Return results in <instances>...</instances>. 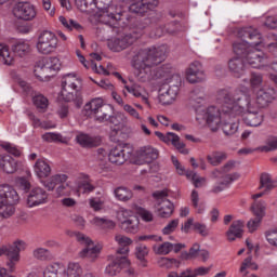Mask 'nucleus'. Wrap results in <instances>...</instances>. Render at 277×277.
Instances as JSON below:
<instances>
[{
	"label": "nucleus",
	"mask_w": 277,
	"mask_h": 277,
	"mask_svg": "<svg viewBox=\"0 0 277 277\" xmlns=\"http://www.w3.org/2000/svg\"><path fill=\"white\" fill-rule=\"evenodd\" d=\"M261 85H263V76L258 72H251L250 76V88L252 90L259 89Z\"/></svg>",
	"instance_id": "nucleus-57"
},
{
	"label": "nucleus",
	"mask_w": 277,
	"mask_h": 277,
	"mask_svg": "<svg viewBox=\"0 0 277 277\" xmlns=\"http://www.w3.org/2000/svg\"><path fill=\"white\" fill-rule=\"evenodd\" d=\"M252 40H242V41H236L233 44L234 53L235 55H239L238 57H241L242 60L248 55V51L252 49V45L250 44Z\"/></svg>",
	"instance_id": "nucleus-35"
},
{
	"label": "nucleus",
	"mask_w": 277,
	"mask_h": 277,
	"mask_svg": "<svg viewBox=\"0 0 277 277\" xmlns=\"http://www.w3.org/2000/svg\"><path fill=\"white\" fill-rule=\"evenodd\" d=\"M153 250L155 254L166 256L172 252V242H163L161 245H154Z\"/></svg>",
	"instance_id": "nucleus-52"
},
{
	"label": "nucleus",
	"mask_w": 277,
	"mask_h": 277,
	"mask_svg": "<svg viewBox=\"0 0 277 277\" xmlns=\"http://www.w3.org/2000/svg\"><path fill=\"white\" fill-rule=\"evenodd\" d=\"M190 200H192L193 207L197 209V213L205 212V208L200 206V195L198 194V190L192 192Z\"/></svg>",
	"instance_id": "nucleus-58"
},
{
	"label": "nucleus",
	"mask_w": 277,
	"mask_h": 277,
	"mask_svg": "<svg viewBox=\"0 0 277 277\" xmlns=\"http://www.w3.org/2000/svg\"><path fill=\"white\" fill-rule=\"evenodd\" d=\"M65 274L67 277H81V275L83 274V268H81V265L79 263L70 262L67 265Z\"/></svg>",
	"instance_id": "nucleus-49"
},
{
	"label": "nucleus",
	"mask_w": 277,
	"mask_h": 277,
	"mask_svg": "<svg viewBox=\"0 0 277 277\" xmlns=\"http://www.w3.org/2000/svg\"><path fill=\"white\" fill-rule=\"evenodd\" d=\"M111 114H114V106L106 104L100 111L95 115L94 120L100 124L105 122H109V118H111Z\"/></svg>",
	"instance_id": "nucleus-37"
},
{
	"label": "nucleus",
	"mask_w": 277,
	"mask_h": 277,
	"mask_svg": "<svg viewBox=\"0 0 277 277\" xmlns=\"http://www.w3.org/2000/svg\"><path fill=\"white\" fill-rule=\"evenodd\" d=\"M115 241L121 247L117 250V254L127 256V254H129V247L133 243V240L122 234H117L115 236Z\"/></svg>",
	"instance_id": "nucleus-34"
},
{
	"label": "nucleus",
	"mask_w": 277,
	"mask_h": 277,
	"mask_svg": "<svg viewBox=\"0 0 277 277\" xmlns=\"http://www.w3.org/2000/svg\"><path fill=\"white\" fill-rule=\"evenodd\" d=\"M131 265V261L126 255L116 256L105 268L106 276H118L120 272H122L123 267H129Z\"/></svg>",
	"instance_id": "nucleus-19"
},
{
	"label": "nucleus",
	"mask_w": 277,
	"mask_h": 277,
	"mask_svg": "<svg viewBox=\"0 0 277 277\" xmlns=\"http://www.w3.org/2000/svg\"><path fill=\"white\" fill-rule=\"evenodd\" d=\"M276 187V183L272 181V175L269 173H262L260 176V187L259 189H264V192L269 193Z\"/></svg>",
	"instance_id": "nucleus-41"
},
{
	"label": "nucleus",
	"mask_w": 277,
	"mask_h": 277,
	"mask_svg": "<svg viewBox=\"0 0 277 277\" xmlns=\"http://www.w3.org/2000/svg\"><path fill=\"white\" fill-rule=\"evenodd\" d=\"M25 250V241L17 240L13 245L0 246V256H6L12 261H21V252Z\"/></svg>",
	"instance_id": "nucleus-15"
},
{
	"label": "nucleus",
	"mask_w": 277,
	"mask_h": 277,
	"mask_svg": "<svg viewBox=\"0 0 277 277\" xmlns=\"http://www.w3.org/2000/svg\"><path fill=\"white\" fill-rule=\"evenodd\" d=\"M76 239L84 246V248L79 252L80 259H89V261H96L98 254H101V248L94 245V241L90 237L81 233H76Z\"/></svg>",
	"instance_id": "nucleus-10"
},
{
	"label": "nucleus",
	"mask_w": 277,
	"mask_h": 277,
	"mask_svg": "<svg viewBox=\"0 0 277 277\" xmlns=\"http://www.w3.org/2000/svg\"><path fill=\"white\" fill-rule=\"evenodd\" d=\"M35 77L39 79V81H49L51 77H55L50 69H48L44 65H42L41 61L37 62L34 70Z\"/></svg>",
	"instance_id": "nucleus-36"
},
{
	"label": "nucleus",
	"mask_w": 277,
	"mask_h": 277,
	"mask_svg": "<svg viewBox=\"0 0 277 277\" xmlns=\"http://www.w3.org/2000/svg\"><path fill=\"white\" fill-rule=\"evenodd\" d=\"M227 241H235L243 237V221H234L226 232Z\"/></svg>",
	"instance_id": "nucleus-29"
},
{
	"label": "nucleus",
	"mask_w": 277,
	"mask_h": 277,
	"mask_svg": "<svg viewBox=\"0 0 277 277\" xmlns=\"http://www.w3.org/2000/svg\"><path fill=\"white\" fill-rule=\"evenodd\" d=\"M124 89L129 94H133L135 98H141L142 103H145V105H148V96L142 94V87L137 84L133 85H126Z\"/></svg>",
	"instance_id": "nucleus-46"
},
{
	"label": "nucleus",
	"mask_w": 277,
	"mask_h": 277,
	"mask_svg": "<svg viewBox=\"0 0 277 277\" xmlns=\"http://www.w3.org/2000/svg\"><path fill=\"white\" fill-rule=\"evenodd\" d=\"M32 103L40 114H44L49 109V98L42 94H37L32 97Z\"/></svg>",
	"instance_id": "nucleus-42"
},
{
	"label": "nucleus",
	"mask_w": 277,
	"mask_h": 277,
	"mask_svg": "<svg viewBox=\"0 0 277 277\" xmlns=\"http://www.w3.org/2000/svg\"><path fill=\"white\" fill-rule=\"evenodd\" d=\"M39 62H41L42 66H44L48 70H50V72L54 75L57 72V70H60V66H62L60 58L55 56L43 57Z\"/></svg>",
	"instance_id": "nucleus-40"
},
{
	"label": "nucleus",
	"mask_w": 277,
	"mask_h": 277,
	"mask_svg": "<svg viewBox=\"0 0 277 277\" xmlns=\"http://www.w3.org/2000/svg\"><path fill=\"white\" fill-rule=\"evenodd\" d=\"M19 197L16 189L8 184L0 185V202L16 205Z\"/></svg>",
	"instance_id": "nucleus-21"
},
{
	"label": "nucleus",
	"mask_w": 277,
	"mask_h": 277,
	"mask_svg": "<svg viewBox=\"0 0 277 277\" xmlns=\"http://www.w3.org/2000/svg\"><path fill=\"white\" fill-rule=\"evenodd\" d=\"M234 110L232 116H242L245 124L248 127H261L263 124V113L256 105V100L250 94L248 88H238L235 90H228V95Z\"/></svg>",
	"instance_id": "nucleus-2"
},
{
	"label": "nucleus",
	"mask_w": 277,
	"mask_h": 277,
	"mask_svg": "<svg viewBox=\"0 0 277 277\" xmlns=\"http://www.w3.org/2000/svg\"><path fill=\"white\" fill-rule=\"evenodd\" d=\"M155 135L159 137L164 144H172L179 150L182 153V155H189V149L185 148V143L181 142V137L172 132H168L167 134H163L159 131L155 132Z\"/></svg>",
	"instance_id": "nucleus-17"
},
{
	"label": "nucleus",
	"mask_w": 277,
	"mask_h": 277,
	"mask_svg": "<svg viewBox=\"0 0 277 277\" xmlns=\"http://www.w3.org/2000/svg\"><path fill=\"white\" fill-rule=\"evenodd\" d=\"M266 241L277 248V230L273 229L266 233Z\"/></svg>",
	"instance_id": "nucleus-64"
},
{
	"label": "nucleus",
	"mask_w": 277,
	"mask_h": 277,
	"mask_svg": "<svg viewBox=\"0 0 277 277\" xmlns=\"http://www.w3.org/2000/svg\"><path fill=\"white\" fill-rule=\"evenodd\" d=\"M196 120L199 124H208L209 129L213 132L220 129L222 124V108L215 106H210L206 110L197 114Z\"/></svg>",
	"instance_id": "nucleus-6"
},
{
	"label": "nucleus",
	"mask_w": 277,
	"mask_h": 277,
	"mask_svg": "<svg viewBox=\"0 0 277 277\" xmlns=\"http://www.w3.org/2000/svg\"><path fill=\"white\" fill-rule=\"evenodd\" d=\"M216 101L222 105L221 124L223 133H225V135H235L239 129V119H237V116H233L234 104L230 96H228V90H220L216 95Z\"/></svg>",
	"instance_id": "nucleus-4"
},
{
	"label": "nucleus",
	"mask_w": 277,
	"mask_h": 277,
	"mask_svg": "<svg viewBox=\"0 0 277 277\" xmlns=\"http://www.w3.org/2000/svg\"><path fill=\"white\" fill-rule=\"evenodd\" d=\"M176 228H179V219H174V220L170 221L162 229V234L170 235V234L174 233V230H176Z\"/></svg>",
	"instance_id": "nucleus-61"
},
{
	"label": "nucleus",
	"mask_w": 277,
	"mask_h": 277,
	"mask_svg": "<svg viewBox=\"0 0 277 277\" xmlns=\"http://www.w3.org/2000/svg\"><path fill=\"white\" fill-rule=\"evenodd\" d=\"M0 57H2V62L5 66L14 65V56L10 53V48H8V45L0 44Z\"/></svg>",
	"instance_id": "nucleus-50"
},
{
	"label": "nucleus",
	"mask_w": 277,
	"mask_h": 277,
	"mask_svg": "<svg viewBox=\"0 0 277 277\" xmlns=\"http://www.w3.org/2000/svg\"><path fill=\"white\" fill-rule=\"evenodd\" d=\"M240 38L243 40H251L249 43L251 49L247 52L243 60L247 66H251V68H261L267 64V55L256 47L263 44V37L261 32L253 27L241 28L238 32Z\"/></svg>",
	"instance_id": "nucleus-3"
},
{
	"label": "nucleus",
	"mask_w": 277,
	"mask_h": 277,
	"mask_svg": "<svg viewBox=\"0 0 277 277\" xmlns=\"http://www.w3.org/2000/svg\"><path fill=\"white\" fill-rule=\"evenodd\" d=\"M14 213H16V208L14 207V203H5L3 201H0V217L8 220L12 217Z\"/></svg>",
	"instance_id": "nucleus-45"
},
{
	"label": "nucleus",
	"mask_w": 277,
	"mask_h": 277,
	"mask_svg": "<svg viewBox=\"0 0 277 277\" xmlns=\"http://www.w3.org/2000/svg\"><path fill=\"white\" fill-rule=\"evenodd\" d=\"M135 256H136V259H138V261H144V259H146V256H148V247H146L144 245H138L135 248Z\"/></svg>",
	"instance_id": "nucleus-62"
},
{
	"label": "nucleus",
	"mask_w": 277,
	"mask_h": 277,
	"mask_svg": "<svg viewBox=\"0 0 277 277\" xmlns=\"http://www.w3.org/2000/svg\"><path fill=\"white\" fill-rule=\"evenodd\" d=\"M202 101H205V90L197 88L190 93V105L193 107H196V103L200 104Z\"/></svg>",
	"instance_id": "nucleus-53"
},
{
	"label": "nucleus",
	"mask_w": 277,
	"mask_h": 277,
	"mask_svg": "<svg viewBox=\"0 0 277 277\" xmlns=\"http://www.w3.org/2000/svg\"><path fill=\"white\" fill-rule=\"evenodd\" d=\"M57 42V36L53 31L43 30L38 36L36 49L41 55H51V53H55Z\"/></svg>",
	"instance_id": "nucleus-8"
},
{
	"label": "nucleus",
	"mask_w": 277,
	"mask_h": 277,
	"mask_svg": "<svg viewBox=\"0 0 277 277\" xmlns=\"http://www.w3.org/2000/svg\"><path fill=\"white\" fill-rule=\"evenodd\" d=\"M76 185L78 194H92L96 189V186L92 184V180H89L88 176L79 179Z\"/></svg>",
	"instance_id": "nucleus-38"
},
{
	"label": "nucleus",
	"mask_w": 277,
	"mask_h": 277,
	"mask_svg": "<svg viewBox=\"0 0 277 277\" xmlns=\"http://www.w3.org/2000/svg\"><path fill=\"white\" fill-rule=\"evenodd\" d=\"M70 194V184L63 182L58 184L55 189V195L57 198H62V196H68Z\"/></svg>",
	"instance_id": "nucleus-59"
},
{
	"label": "nucleus",
	"mask_w": 277,
	"mask_h": 277,
	"mask_svg": "<svg viewBox=\"0 0 277 277\" xmlns=\"http://www.w3.org/2000/svg\"><path fill=\"white\" fill-rule=\"evenodd\" d=\"M117 220L121 230L124 233L135 235L140 230V219L131 210L120 209L117 212Z\"/></svg>",
	"instance_id": "nucleus-7"
},
{
	"label": "nucleus",
	"mask_w": 277,
	"mask_h": 277,
	"mask_svg": "<svg viewBox=\"0 0 277 277\" xmlns=\"http://www.w3.org/2000/svg\"><path fill=\"white\" fill-rule=\"evenodd\" d=\"M91 224H93V226H97V228H102L103 230H114V228H116V222L107 217L95 216L91 221Z\"/></svg>",
	"instance_id": "nucleus-39"
},
{
	"label": "nucleus",
	"mask_w": 277,
	"mask_h": 277,
	"mask_svg": "<svg viewBox=\"0 0 277 277\" xmlns=\"http://www.w3.org/2000/svg\"><path fill=\"white\" fill-rule=\"evenodd\" d=\"M228 68L229 72L233 74L234 77H237L239 79L240 77H243V75H246L248 64L246 63L245 58L237 56L229 60Z\"/></svg>",
	"instance_id": "nucleus-22"
},
{
	"label": "nucleus",
	"mask_w": 277,
	"mask_h": 277,
	"mask_svg": "<svg viewBox=\"0 0 277 277\" xmlns=\"http://www.w3.org/2000/svg\"><path fill=\"white\" fill-rule=\"evenodd\" d=\"M207 159L211 166H220L222 161H226L227 156L224 151H213L212 154L207 156Z\"/></svg>",
	"instance_id": "nucleus-51"
},
{
	"label": "nucleus",
	"mask_w": 277,
	"mask_h": 277,
	"mask_svg": "<svg viewBox=\"0 0 277 277\" xmlns=\"http://www.w3.org/2000/svg\"><path fill=\"white\" fill-rule=\"evenodd\" d=\"M34 259L37 261H53V253L49 249L37 248L32 251Z\"/></svg>",
	"instance_id": "nucleus-48"
},
{
	"label": "nucleus",
	"mask_w": 277,
	"mask_h": 277,
	"mask_svg": "<svg viewBox=\"0 0 277 277\" xmlns=\"http://www.w3.org/2000/svg\"><path fill=\"white\" fill-rule=\"evenodd\" d=\"M157 5H159V0H138L130 5V12L142 16L150 10H155Z\"/></svg>",
	"instance_id": "nucleus-20"
},
{
	"label": "nucleus",
	"mask_w": 277,
	"mask_h": 277,
	"mask_svg": "<svg viewBox=\"0 0 277 277\" xmlns=\"http://www.w3.org/2000/svg\"><path fill=\"white\" fill-rule=\"evenodd\" d=\"M179 96V84H173L169 87V90L162 92L158 96V101L161 105H172Z\"/></svg>",
	"instance_id": "nucleus-27"
},
{
	"label": "nucleus",
	"mask_w": 277,
	"mask_h": 277,
	"mask_svg": "<svg viewBox=\"0 0 277 277\" xmlns=\"http://www.w3.org/2000/svg\"><path fill=\"white\" fill-rule=\"evenodd\" d=\"M79 85H81V79L77 77V74H66L62 80V98L66 103H74L76 107L83 105V97L79 93Z\"/></svg>",
	"instance_id": "nucleus-5"
},
{
	"label": "nucleus",
	"mask_w": 277,
	"mask_h": 277,
	"mask_svg": "<svg viewBox=\"0 0 277 277\" xmlns=\"http://www.w3.org/2000/svg\"><path fill=\"white\" fill-rule=\"evenodd\" d=\"M262 153H272V150H277V136H272L267 138L266 145L259 148Z\"/></svg>",
	"instance_id": "nucleus-56"
},
{
	"label": "nucleus",
	"mask_w": 277,
	"mask_h": 277,
	"mask_svg": "<svg viewBox=\"0 0 277 277\" xmlns=\"http://www.w3.org/2000/svg\"><path fill=\"white\" fill-rule=\"evenodd\" d=\"M76 140L80 146L83 148H94L96 146H101V137L98 136H91L87 133H79L76 136Z\"/></svg>",
	"instance_id": "nucleus-28"
},
{
	"label": "nucleus",
	"mask_w": 277,
	"mask_h": 277,
	"mask_svg": "<svg viewBox=\"0 0 277 277\" xmlns=\"http://www.w3.org/2000/svg\"><path fill=\"white\" fill-rule=\"evenodd\" d=\"M62 267L58 263L50 264L43 269V277H57Z\"/></svg>",
	"instance_id": "nucleus-55"
},
{
	"label": "nucleus",
	"mask_w": 277,
	"mask_h": 277,
	"mask_svg": "<svg viewBox=\"0 0 277 277\" xmlns=\"http://www.w3.org/2000/svg\"><path fill=\"white\" fill-rule=\"evenodd\" d=\"M136 156L141 161H144V163H153L155 159L159 158V150L155 149L153 146H144L136 151Z\"/></svg>",
	"instance_id": "nucleus-24"
},
{
	"label": "nucleus",
	"mask_w": 277,
	"mask_h": 277,
	"mask_svg": "<svg viewBox=\"0 0 277 277\" xmlns=\"http://www.w3.org/2000/svg\"><path fill=\"white\" fill-rule=\"evenodd\" d=\"M176 263V259L162 258L158 261L159 267H163L164 269H172Z\"/></svg>",
	"instance_id": "nucleus-63"
},
{
	"label": "nucleus",
	"mask_w": 277,
	"mask_h": 277,
	"mask_svg": "<svg viewBox=\"0 0 277 277\" xmlns=\"http://www.w3.org/2000/svg\"><path fill=\"white\" fill-rule=\"evenodd\" d=\"M275 97L276 91L274 89H261L258 92L255 104L258 107H260V109H262V107H267V105H269Z\"/></svg>",
	"instance_id": "nucleus-23"
},
{
	"label": "nucleus",
	"mask_w": 277,
	"mask_h": 277,
	"mask_svg": "<svg viewBox=\"0 0 277 277\" xmlns=\"http://www.w3.org/2000/svg\"><path fill=\"white\" fill-rule=\"evenodd\" d=\"M0 170L5 174H14L18 170V161L10 155H0Z\"/></svg>",
	"instance_id": "nucleus-25"
},
{
	"label": "nucleus",
	"mask_w": 277,
	"mask_h": 277,
	"mask_svg": "<svg viewBox=\"0 0 277 277\" xmlns=\"http://www.w3.org/2000/svg\"><path fill=\"white\" fill-rule=\"evenodd\" d=\"M49 202V193L42 187H34L27 197L28 207H40Z\"/></svg>",
	"instance_id": "nucleus-18"
},
{
	"label": "nucleus",
	"mask_w": 277,
	"mask_h": 277,
	"mask_svg": "<svg viewBox=\"0 0 277 277\" xmlns=\"http://www.w3.org/2000/svg\"><path fill=\"white\" fill-rule=\"evenodd\" d=\"M186 177L193 182V185L197 188L205 187L207 185V177L198 175L194 171H186Z\"/></svg>",
	"instance_id": "nucleus-47"
},
{
	"label": "nucleus",
	"mask_w": 277,
	"mask_h": 277,
	"mask_svg": "<svg viewBox=\"0 0 277 277\" xmlns=\"http://www.w3.org/2000/svg\"><path fill=\"white\" fill-rule=\"evenodd\" d=\"M253 214L255 215V220H250L247 224L250 233H254L259 226H261V222L263 217H265V201H255L251 207Z\"/></svg>",
	"instance_id": "nucleus-16"
},
{
	"label": "nucleus",
	"mask_w": 277,
	"mask_h": 277,
	"mask_svg": "<svg viewBox=\"0 0 277 277\" xmlns=\"http://www.w3.org/2000/svg\"><path fill=\"white\" fill-rule=\"evenodd\" d=\"M167 53L166 45L142 49L135 52L132 56L131 66L134 68L133 75L137 81L148 83V81H155V79H164L167 83H170V81L179 79V76H174V69L170 65H163L155 69V66L166 62Z\"/></svg>",
	"instance_id": "nucleus-1"
},
{
	"label": "nucleus",
	"mask_w": 277,
	"mask_h": 277,
	"mask_svg": "<svg viewBox=\"0 0 277 277\" xmlns=\"http://www.w3.org/2000/svg\"><path fill=\"white\" fill-rule=\"evenodd\" d=\"M136 40L137 36L133 34H122L109 39L107 44L110 51H114V53H120V51H124V49L132 47Z\"/></svg>",
	"instance_id": "nucleus-11"
},
{
	"label": "nucleus",
	"mask_w": 277,
	"mask_h": 277,
	"mask_svg": "<svg viewBox=\"0 0 277 277\" xmlns=\"http://www.w3.org/2000/svg\"><path fill=\"white\" fill-rule=\"evenodd\" d=\"M186 79L189 83H202V81H207V74L205 72L202 63L198 61L193 62L186 70Z\"/></svg>",
	"instance_id": "nucleus-14"
},
{
	"label": "nucleus",
	"mask_w": 277,
	"mask_h": 277,
	"mask_svg": "<svg viewBox=\"0 0 277 277\" xmlns=\"http://www.w3.org/2000/svg\"><path fill=\"white\" fill-rule=\"evenodd\" d=\"M13 15L18 21H34L38 15L36 6L30 2H17L13 8Z\"/></svg>",
	"instance_id": "nucleus-13"
},
{
	"label": "nucleus",
	"mask_w": 277,
	"mask_h": 277,
	"mask_svg": "<svg viewBox=\"0 0 277 277\" xmlns=\"http://www.w3.org/2000/svg\"><path fill=\"white\" fill-rule=\"evenodd\" d=\"M155 198V209L159 217H170L174 213V203L168 199V189L156 190L153 193Z\"/></svg>",
	"instance_id": "nucleus-9"
},
{
	"label": "nucleus",
	"mask_w": 277,
	"mask_h": 277,
	"mask_svg": "<svg viewBox=\"0 0 277 277\" xmlns=\"http://www.w3.org/2000/svg\"><path fill=\"white\" fill-rule=\"evenodd\" d=\"M107 104L103 102V98L97 97L91 100L89 103L84 105V111L87 116H91V118H94L96 114L103 109Z\"/></svg>",
	"instance_id": "nucleus-31"
},
{
	"label": "nucleus",
	"mask_w": 277,
	"mask_h": 277,
	"mask_svg": "<svg viewBox=\"0 0 277 277\" xmlns=\"http://www.w3.org/2000/svg\"><path fill=\"white\" fill-rule=\"evenodd\" d=\"M68 181V175L66 174H55L52 175L49 180L43 181L42 185L48 189V192H53L61 183H66Z\"/></svg>",
	"instance_id": "nucleus-33"
},
{
	"label": "nucleus",
	"mask_w": 277,
	"mask_h": 277,
	"mask_svg": "<svg viewBox=\"0 0 277 277\" xmlns=\"http://www.w3.org/2000/svg\"><path fill=\"white\" fill-rule=\"evenodd\" d=\"M42 140L44 142H60L61 144L66 143V138L64 136H62V134L60 133H55V132H47L42 135Z\"/></svg>",
	"instance_id": "nucleus-54"
},
{
	"label": "nucleus",
	"mask_w": 277,
	"mask_h": 277,
	"mask_svg": "<svg viewBox=\"0 0 277 277\" xmlns=\"http://www.w3.org/2000/svg\"><path fill=\"white\" fill-rule=\"evenodd\" d=\"M115 196L117 200L121 202H129V200L133 198V192L127 187L120 186L115 189Z\"/></svg>",
	"instance_id": "nucleus-43"
},
{
	"label": "nucleus",
	"mask_w": 277,
	"mask_h": 277,
	"mask_svg": "<svg viewBox=\"0 0 277 277\" xmlns=\"http://www.w3.org/2000/svg\"><path fill=\"white\" fill-rule=\"evenodd\" d=\"M105 205V201L97 197H92L89 199V207L93 211H101Z\"/></svg>",
	"instance_id": "nucleus-60"
},
{
	"label": "nucleus",
	"mask_w": 277,
	"mask_h": 277,
	"mask_svg": "<svg viewBox=\"0 0 277 277\" xmlns=\"http://www.w3.org/2000/svg\"><path fill=\"white\" fill-rule=\"evenodd\" d=\"M11 49L17 57H25V55H29V53H31V45L23 39L14 41Z\"/></svg>",
	"instance_id": "nucleus-30"
},
{
	"label": "nucleus",
	"mask_w": 277,
	"mask_h": 277,
	"mask_svg": "<svg viewBox=\"0 0 277 277\" xmlns=\"http://www.w3.org/2000/svg\"><path fill=\"white\" fill-rule=\"evenodd\" d=\"M104 25H109V27H116L118 21L122 19V12L114 13V8L109 6L107 11H104L100 17Z\"/></svg>",
	"instance_id": "nucleus-26"
},
{
	"label": "nucleus",
	"mask_w": 277,
	"mask_h": 277,
	"mask_svg": "<svg viewBox=\"0 0 277 277\" xmlns=\"http://www.w3.org/2000/svg\"><path fill=\"white\" fill-rule=\"evenodd\" d=\"M133 155V149L129 146L117 145L109 150L108 161L115 166H122V163L129 161Z\"/></svg>",
	"instance_id": "nucleus-12"
},
{
	"label": "nucleus",
	"mask_w": 277,
	"mask_h": 277,
	"mask_svg": "<svg viewBox=\"0 0 277 277\" xmlns=\"http://www.w3.org/2000/svg\"><path fill=\"white\" fill-rule=\"evenodd\" d=\"M34 170L38 179H49L51 176V166L44 159H38L34 166Z\"/></svg>",
	"instance_id": "nucleus-32"
},
{
	"label": "nucleus",
	"mask_w": 277,
	"mask_h": 277,
	"mask_svg": "<svg viewBox=\"0 0 277 277\" xmlns=\"http://www.w3.org/2000/svg\"><path fill=\"white\" fill-rule=\"evenodd\" d=\"M248 269H253L254 272L259 269V265L252 261V255L248 256L242 261L239 272L242 276H248L249 274Z\"/></svg>",
	"instance_id": "nucleus-44"
}]
</instances>
